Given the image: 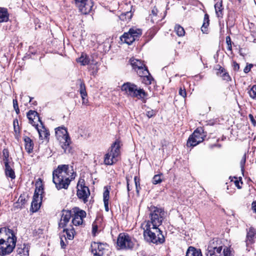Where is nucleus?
<instances>
[{"instance_id":"1","label":"nucleus","mask_w":256,"mask_h":256,"mask_svg":"<svg viewBox=\"0 0 256 256\" xmlns=\"http://www.w3.org/2000/svg\"><path fill=\"white\" fill-rule=\"evenodd\" d=\"M17 238L12 230L3 227L0 228V256L10 254L16 246Z\"/></svg>"},{"instance_id":"2","label":"nucleus","mask_w":256,"mask_h":256,"mask_svg":"<svg viewBox=\"0 0 256 256\" xmlns=\"http://www.w3.org/2000/svg\"><path fill=\"white\" fill-rule=\"evenodd\" d=\"M68 164L58 165V168L52 172V182L58 190L62 189H68L70 180L68 176Z\"/></svg>"},{"instance_id":"3","label":"nucleus","mask_w":256,"mask_h":256,"mask_svg":"<svg viewBox=\"0 0 256 256\" xmlns=\"http://www.w3.org/2000/svg\"><path fill=\"white\" fill-rule=\"evenodd\" d=\"M144 229V239L149 242L156 244H162L165 242V238L162 231L158 226L150 227L148 222Z\"/></svg>"},{"instance_id":"4","label":"nucleus","mask_w":256,"mask_h":256,"mask_svg":"<svg viewBox=\"0 0 256 256\" xmlns=\"http://www.w3.org/2000/svg\"><path fill=\"white\" fill-rule=\"evenodd\" d=\"M121 90L132 98H137L144 102H146L147 93L142 88H138L133 83L130 82L124 83L121 86Z\"/></svg>"},{"instance_id":"5","label":"nucleus","mask_w":256,"mask_h":256,"mask_svg":"<svg viewBox=\"0 0 256 256\" xmlns=\"http://www.w3.org/2000/svg\"><path fill=\"white\" fill-rule=\"evenodd\" d=\"M130 62L132 68L136 70L140 77L144 78V80H154L147 68L140 60L132 58Z\"/></svg>"},{"instance_id":"6","label":"nucleus","mask_w":256,"mask_h":256,"mask_svg":"<svg viewBox=\"0 0 256 256\" xmlns=\"http://www.w3.org/2000/svg\"><path fill=\"white\" fill-rule=\"evenodd\" d=\"M150 210L151 224L153 226L158 227L162 224L165 215L164 210L155 206H151Z\"/></svg>"},{"instance_id":"7","label":"nucleus","mask_w":256,"mask_h":256,"mask_svg":"<svg viewBox=\"0 0 256 256\" xmlns=\"http://www.w3.org/2000/svg\"><path fill=\"white\" fill-rule=\"evenodd\" d=\"M137 242L128 234L120 233L117 238V244L121 249H132Z\"/></svg>"},{"instance_id":"8","label":"nucleus","mask_w":256,"mask_h":256,"mask_svg":"<svg viewBox=\"0 0 256 256\" xmlns=\"http://www.w3.org/2000/svg\"><path fill=\"white\" fill-rule=\"evenodd\" d=\"M108 246L106 243L94 242L91 244L90 251L94 256H105L107 255Z\"/></svg>"},{"instance_id":"9","label":"nucleus","mask_w":256,"mask_h":256,"mask_svg":"<svg viewBox=\"0 0 256 256\" xmlns=\"http://www.w3.org/2000/svg\"><path fill=\"white\" fill-rule=\"evenodd\" d=\"M75 2L82 14H88L92 11L94 5L92 0H75Z\"/></svg>"},{"instance_id":"10","label":"nucleus","mask_w":256,"mask_h":256,"mask_svg":"<svg viewBox=\"0 0 256 256\" xmlns=\"http://www.w3.org/2000/svg\"><path fill=\"white\" fill-rule=\"evenodd\" d=\"M72 210L74 212V216L72 220V224L76 226L82 224L83 222V218L86 216V212L76 207Z\"/></svg>"},{"instance_id":"11","label":"nucleus","mask_w":256,"mask_h":256,"mask_svg":"<svg viewBox=\"0 0 256 256\" xmlns=\"http://www.w3.org/2000/svg\"><path fill=\"white\" fill-rule=\"evenodd\" d=\"M72 217V211L63 210L61 212V218L58 222L59 228H65Z\"/></svg>"},{"instance_id":"12","label":"nucleus","mask_w":256,"mask_h":256,"mask_svg":"<svg viewBox=\"0 0 256 256\" xmlns=\"http://www.w3.org/2000/svg\"><path fill=\"white\" fill-rule=\"evenodd\" d=\"M28 118V119L29 122L36 128H38V124H36L34 120H38L39 121L41 124H42V122L41 120L39 114L35 110H30L26 114Z\"/></svg>"},{"instance_id":"13","label":"nucleus","mask_w":256,"mask_h":256,"mask_svg":"<svg viewBox=\"0 0 256 256\" xmlns=\"http://www.w3.org/2000/svg\"><path fill=\"white\" fill-rule=\"evenodd\" d=\"M60 142L65 154H72L74 152V149L71 145L72 141L70 136H66V139H64V141H62Z\"/></svg>"},{"instance_id":"14","label":"nucleus","mask_w":256,"mask_h":256,"mask_svg":"<svg viewBox=\"0 0 256 256\" xmlns=\"http://www.w3.org/2000/svg\"><path fill=\"white\" fill-rule=\"evenodd\" d=\"M256 238V230L250 227L247 230L246 237L245 240L246 246L248 248L250 245L254 242V238ZM248 250V248H247Z\"/></svg>"},{"instance_id":"15","label":"nucleus","mask_w":256,"mask_h":256,"mask_svg":"<svg viewBox=\"0 0 256 256\" xmlns=\"http://www.w3.org/2000/svg\"><path fill=\"white\" fill-rule=\"evenodd\" d=\"M56 136L60 142L64 141L66 137L69 136L67 130L64 126H60L55 128Z\"/></svg>"},{"instance_id":"16","label":"nucleus","mask_w":256,"mask_h":256,"mask_svg":"<svg viewBox=\"0 0 256 256\" xmlns=\"http://www.w3.org/2000/svg\"><path fill=\"white\" fill-rule=\"evenodd\" d=\"M77 196L80 199L83 200L84 203L88 202V198L90 194V190L88 187L77 188Z\"/></svg>"},{"instance_id":"17","label":"nucleus","mask_w":256,"mask_h":256,"mask_svg":"<svg viewBox=\"0 0 256 256\" xmlns=\"http://www.w3.org/2000/svg\"><path fill=\"white\" fill-rule=\"evenodd\" d=\"M192 136L195 137L197 140H200V143L204 140L206 134L202 127H198L192 134Z\"/></svg>"},{"instance_id":"18","label":"nucleus","mask_w":256,"mask_h":256,"mask_svg":"<svg viewBox=\"0 0 256 256\" xmlns=\"http://www.w3.org/2000/svg\"><path fill=\"white\" fill-rule=\"evenodd\" d=\"M14 163L12 164H8L4 166V174L8 178H10L11 180H14L16 178V174L13 168Z\"/></svg>"},{"instance_id":"19","label":"nucleus","mask_w":256,"mask_h":256,"mask_svg":"<svg viewBox=\"0 0 256 256\" xmlns=\"http://www.w3.org/2000/svg\"><path fill=\"white\" fill-rule=\"evenodd\" d=\"M111 150L110 152L112 154L113 158H118L120 154V141L116 140L110 147Z\"/></svg>"},{"instance_id":"20","label":"nucleus","mask_w":256,"mask_h":256,"mask_svg":"<svg viewBox=\"0 0 256 256\" xmlns=\"http://www.w3.org/2000/svg\"><path fill=\"white\" fill-rule=\"evenodd\" d=\"M27 202V200L24 195L21 194L18 201L14 204V210H16L18 209H22L24 208V205Z\"/></svg>"},{"instance_id":"21","label":"nucleus","mask_w":256,"mask_h":256,"mask_svg":"<svg viewBox=\"0 0 256 256\" xmlns=\"http://www.w3.org/2000/svg\"><path fill=\"white\" fill-rule=\"evenodd\" d=\"M222 250L220 248V247H219L218 250H214V247H212V246H208L206 254L207 256H222Z\"/></svg>"},{"instance_id":"22","label":"nucleus","mask_w":256,"mask_h":256,"mask_svg":"<svg viewBox=\"0 0 256 256\" xmlns=\"http://www.w3.org/2000/svg\"><path fill=\"white\" fill-rule=\"evenodd\" d=\"M24 140L26 151L28 154L32 152L34 148V142L32 140L27 136L24 137Z\"/></svg>"},{"instance_id":"23","label":"nucleus","mask_w":256,"mask_h":256,"mask_svg":"<svg viewBox=\"0 0 256 256\" xmlns=\"http://www.w3.org/2000/svg\"><path fill=\"white\" fill-rule=\"evenodd\" d=\"M186 256H202L201 250L193 246L188 247Z\"/></svg>"},{"instance_id":"24","label":"nucleus","mask_w":256,"mask_h":256,"mask_svg":"<svg viewBox=\"0 0 256 256\" xmlns=\"http://www.w3.org/2000/svg\"><path fill=\"white\" fill-rule=\"evenodd\" d=\"M18 256H29V248L26 244L18 247L16 248Z\"/></svg>"},{"instance_id":"25","label":"nucleus","mask_w":256,"mask_h":256,"mask_svg":"<svg viewBox=\"0 0 256 256\" xmlns=\"http://www.w3.org/2000/svg\"><path fill=\"white\" fill-rule=\"evenodd\" d=\"M70 228H64L63 232H66V236L65 235L64 236L65 240L66 239L72 240L74 238V234L75 233L74 230L72 226H70Z\"/></svg>"},{"instance_id":"26","label":"nucleus","mask_w":256,"mask_h":256,"mask_svg":"<svg viewBox=\"0 0 256 256\" xmlns=\"http://www.w3.org/2000/svg\"><path fill=\"white\" fill-rule=\"evenodd\" d=\"M142 34V32L140 29L132 28L129 30L128 35H130L132 38H134V40H136Z\"/></svg>"},{"instance_id":"27","label":"nucleus","mask_w":256,"mask_h":256,"mask_svg":"<svg viewBox=\"0 0 256 256\" xmlns=\"http://www.w3.org/2000/svg\"><path fill=\"white\" fill-rule=\"evenodd\" d=\"M112 154L108 152L104 156V163L106 165H112L118 161V158H113Z\"/></svg>"},{"instance_id":"28","label":"nucleus","mask_w":256,"mask_h":256,"mask_svg":"<svg viewBox=\"0 0 256 256\" xmlns=\"http://www.w3.org/2000/svg\"><path fill=\"white\" fill-rule=\"evenodd\" d=\"M9 19V14L6 8H0V22H6Z\"/></svg>"},{"instance_id":"29","label":"nucleus","mask_w":256,"mask_h":256,"mask_svg":"<svg viewBox=\"0 0 256 256\" xmlns=\"http://www.w3.org/2000/svg\"><path fill=\"white\" fill-rule=\"evenodd\" d=\"M106 189L103 193V200L104 203V209L106 212H108V200H109V194L110 192L108 190L104 187Z\"/></svg>"},{"instance_id":"30","label":"nucleus","mask_w":256,"mask_h":256,"mask_svg":"<svg viewBox=\"0 0 256 256\" xmlns=\"http://www.w3.org/2000/svg\"><path fill=\"white\" fill-rule=\"evenodd\" d=\"M128 32H124L123 35L120 37V39L122 42L126 43L130 45L134 41V38H132L131 36L128 35Z\"/></svg>"},{"instance_id":"31","label":"nucleus","mask_w":256,"mask_h":256,"mask_svg":"<svg viewBox=\"0 0 256 256\" xmlns=\"http://www.w3.org/2000/svg\"><path fill=\"white\" fill-rule=\"evenodd\" d=\"M42 125V129L40 130L38 128H36L39 134L40 137L42 140V139H47L48 138L50 133L48 130L44 126V124Z\"/></svg>"},{"instance_id":"32","label":"nucleus","mask_w":256,"mask_h":256,"mask_svg":"<svg viewBox=\"0 0 256 256\" xmlns=\"http://www.w3.org/2000/svg\"><path fill=\"white\" fill-rule=\"evenodd\" d=\"M42 197L40 196V200H36L32 199V201L31 204L30 210L34 212L38 211L40 208L42 202Z\"/></svg>"},{"instance_id":"33","label":"nucleus","mask_w":256,"mask_h":256,"mask_svg":"<svg viewBox=\"0 0 256 256\" xmlns=\"http://www.w3.org/2000/svg\"><path fill=\"white\" fill-rule=\"evenodd\" d=\"M77 62L82 66H86L90 64V60L86 54H82L80 57L77 59Z\"/></svg>"},{"instance_id":"34","label":"nucleus","mask_w":256,"mask_h":256,"mask_svg":"<svg viewBox=\"0 0 256 256\" xmlns=\"http://www.w3.org/2000/svg\"><path fill=\"white\" fill-rule=\"evenodd\" d=\"M214 247V250H218L219 247H220L221 249H222V242L220 239L214 238L211 242H210L208 246Z\"/></svg>"},{"instance_id":"35","label":"nucleus","mask_w":256,"mask_h":256,"mask_svg":"<svg viewBox=\"0 0 256 256\" xmlns=\"http://www.w3.org/2000/svg\"><path fill=\"white\" fill-rule=\"evenodd\" d=\"M200 144V140H197L195 137H192L190 134L187 140L186 146L188 147L193 148Z\"/></svg>"},{"instance_id":"36","label":"nucleus","mask_w":256,"mask_h":256,"mask_svg":"<svg viewBox=\"0 0 256 256\" xmlns=\"http://www.w3.org/2000/svg\"><path fill=\"white\" fill-rule=\"evenodd\" d=\"M222 1L220 2H216L214 5V8L216 10V14L218 18H222V10L223 8H222Z\"/></svg>"},{"instance_id":"37","label":"nucleus","mask_w":256,"mask_h":256,"mask_svg":"<svg viewBox=\"0 0 256 256\" xmlns=\"http://www.w3.org/2000/svg\"><path fill=\"white\" fill-rule=\"evenodd\" d=\"M2 158L4 162V165L10 164L9 160V152L7 148H4L3 150Z\"/></svg>"},{"instance_id":"38","label":"nucleus","mask_w":256,"mask_h":256,"mask_svg":"<svg viewBox=\"0 0 256 256\" xmlns=\"http://www.w3.org/2000/svg\"><path fill=\"white\" fill-rule=\"evenodd\" d=\"M209 25V19L208 16V14L204 15V23L201 28V30L203 33H206L207 32V28Z\"/></svg>"},{"instance_id":"39","label":"nucleus","mask_w":256,"mask_h":256,"mask_svg":"<svg viewBox=\"0 0 256 256\" xmlns=\"http://www.w3.org/2000/svg\"><path fill=\"white\" fill-rule=\"evenodd\" d=\"M174 30L177 35L179 36H184L185 34L184 28L180 25H176L175 26Z\"/></svg>"},{"instance_id":"40","label":"nucleus","mask_w":256,"mask_h":256,"mask_svg":"<svg viewBox=\"0 0 256 256\" xmlns=\"http://www.w3.org/2000/svg\"><path fill=\"white\" fill-rule=\"evenodd\" d=\"M78 91L80 92V96H88V94L86 91V85L82 82H81L80 84V88Z\"/></svg>"},{"instance_id":"41","label":"nucleus","mask_w":256,"mask_h":256,"mask_svg":"<svg viewBox=\"0 0 256 256\" xmlns=\"http://www.w3.org/2000/svg\"><path fill=\"white\" fill-rule=\"evenodd\" d=\"M248 94L252 99L256 100V84L252 86L248 90Z\"/></svg>"},{"instance_id":"42","label":"nucleus","mask_w":256,"mask_h":256,"mask_svg":"<svg viewBox=\"0 0 256 256\" xmlns=\"http://www.w3.org/2000/svg\"><path fill=\"white\" fill-rule=\"evenodd\" d=\"M216 74L224 78V79H226V77H229L228 73L226 72L224 68L222 67H220L219 70H218Z\"/></svg>"},{"instance_id":"43","label":"nucleus","mask_w":256,"mask_h":256,"mask_svg":"<svg viewBox=\"0 0 256 256\" xmlns=\"http://www.w3.org/2000/svg\"><path fill=\"white\" fill-rule=\"evenodd\" d=\"M162 176V174H160L154 175L152 178V184H160L162 181V179L161 178Z\"/></svg>"},{"instance_id":"44","label":"nucleus","mask_w":256,"mask_h":256,"mask_svg":"<svg viewBox=\"0 0 256 256\" xmlns=\"http://www.w3.org/2000/svg\"><path fill=\"white\" fill-rule=\"evenodd\" d=\"M44 188L42 182H37L36 184V188L34 192L36 193L40 194H42L43 193Z\"/></svg>"},{"instance_id":"45","label":"nucleus","mask_w":256,"mask_h":256,"mask_svg":"<svg viewBox=\"0 0 256 256\" xmlns=\"http://www.w3.org/2000/svg\"><path fill=\"white\" fill-rule=\"evenodd\" d=\"M222 256H232V254L230 251V248L224 246L223 250H222Z\"/></svg>"},{"instance_id":"46","label":"nucleus","mask_w":256,"mask_h":256,"mask_svg":"<svg viewBox=\"0 0 256 256\" xmlns=\"http://www.w3.org/2000/svg\"><path fill=\"white\" fill-rule=\"evenodd\" d=\"M234 178L236 179L235 180L234 182L235 186L238 189H241L242 186H241L240 184H243V182H242V178L241 177H240L238 180L237 179V178H236V177H234Z\"/></svg>"},{"instance_id":"47","label":"nucleus","mask_w":256,"mask_h":256,"mask_svg":"<svg viewBox=\"0 0 256 256\" xmlns=\"http://www.w3.org/2000/svg\"><path fill=\"white\" fill-rule=\"evenodd\" d=\"M13 126L14 132L16 133H20V126H18V122L17 118L14 120Z\"/></svg>"},{"instance_id":"48","label":"nucleus","mask_w":256,"mask_h":256,"mask_svg":"<svg viewBox=\"0 0 256 256\" xmlns=\"http://www.w3.org/2000/svg\"><path fill=\"white\" fill-rule=\"evenodd\" d=\"M246 154H244L242 156V157L240 160V168H241V170L242 172L244 171V165L246 164Z\"/></svg>"},{"instance_id":"49","label":"nucleus","mask_w":256,"mask_h":256,"mask_svg":"<svg viewBox=\"0 0 256 256\" xmlns=\"http://www.w3.org/2000/svg\"><path fill=\"white\" fill-rule=\"evenodd\" d=\"M83 187H87L86 186H85L84 180L83 178H80L77 184V188H83Z\"/></svg>"},{"instance_id":"50","label":"nucleus","mask_w":256,"mask_h":256,"mask_svg":"<svg viewBox=\"0 0 256 256\" xmlns=\"http://www.w3.org/2000/svg\"><path fill=\"white\" fill-rule=\"evenodd\" d=\"M134 180L135 185H136V192L138 194L140 189V180H139V179L137 180V176H134Z\"/></svg>"},{"instance_id":"51","label":"nucleus","mask_w":256,"mask_h":256,"mask_svg":"<svg viewBox=\"0 0 256 256\" xmlns=\"http://www.w3.org/2000/svg\"><path fill=\"white\" fill-rule=\"evenodd\" d=\"M156 114V112L153 110H150L146 112V115L148 118H150Z\"/></svg>"},{"instance_id":"52","label":"nucleus","mask_w":256,"mask_h":256,"mask_svg":"<svg viewBox=\"0 0 256 256\" xmlns=\"http://www.w3.org/2000/svg\"><path fill=\"white\" fill-rule=\"evenodd\" d=\"M92 234L94 236H96L98 232V226L95 222H94L92 224Z\"/></svg>"},{"instance_id":"53","label":"nucleus","mask_w":256,"mask_h":256,"mask_svg":"<svg viewBox=\"0 0 256 256\" xmlns=\"http://www.w3.org/2000/svg\"><path fill=\"white\" fill-rule=\"evenodd\" d=\"M232 66L233 70L234 71H238V70L240 68L239 64H238L235 61L232 62Z\"/></svg>"},{"instance_id":"54","label":"nucleus","mask_w":256,"mask_h":256,"mask_svg":"<svg viewBox=\"0 0 256 256\" xmlns=\"http://www.w3.org/2000/svg\"><path fill=\"white\" fill-rule=\"evenodd\" d=\"M253 66L252 64H247L246 67L244 69V72L245 73L248 72L250 70L251 68Z\"/></svg>"},{"instance_id":"55","label":"nucleus","mask_w":256,"mask_h":256,"mask_svg":"<svg viewBox=\"0 0 256 256\" xmlns=\"http://www.w3.org/2000/svg\"><path fill=\"white\" fill-rule=\"evenodd\" d=\"M248 117L250 120L251 122L254 126H256V120H254V116L252 114L248 115Z\"/></svg>"},{"instance_id":"56","label":"nucleus","mask_w":256,"mask_h":256,"mask_svg":"<svg viewBox=\"0 0 256 256\" xmlns=\"http://www.w3.org/2000/svg\"><path fill=\"white\" fill-rule=\"evenodd\" d=\"M179 94L184 98L186 97V90H182V88H180L179 90Z\"/></svg>"},{"instance_id":"57","label":"nucleus","mask_w":256,"mask_h":256,"mask_svg":"<svg viewBox=\"0 0 256 256\" xmlns=\"http://www.w3.org/2000/svg\"><path fill=\"white\" fill-rule=\"evenodd\" d=\"M88 96H82L81 98H82V104H86L88 103V99L87 98Z\"/></svg>"},{"instance_id":"58","label":"nucleus","mask_w":256,"mask_h":256,"mask_svg":"<svg viewBox=\"0 0 256 256\" xmlns=\"http://www.w3.org/2000/svg\"><path fill=\"white\" fill-rule=\"evenodd\" d=\"M40 195H42V194L36 193V192H34L33 196V199L36 200H40V197L39 196Z\"/></svg>"},{"instance_id":"59","label":"nucleus","mask_w":256,"mask_h":256,"mask_svg":"<svg viewBox=\"0 0 256 256\" xmlns=\"http://www.w3.org/2000/svg\"><path fill=\"white\" fill-rule=\"evenodd\" d=\"M127 16L128 19L129 20L131 18L132 16V14L130 12H127L124 14H122L121 16Z\"/></svg>"},{"instance_id":"60","label":"nucleus","mask_w":256,"mask_h":256,"mask_svg":"<svg viewBox=\"0 0 256 256\" xmlns=\"http://www.w3.org/2000/svg\"><path fill=\"white\" fill-rule=\"evenodd\" d=\"M60 246L62 248H65L66 246V244L62 239V237H60Z\"/></svg>"},{"instance_id":"61","label":"nucleus","mask_w":256,"mask_h":256,"mask_svg":"<svg viewBox=\"0 0 256 256\" xmlns=\"http://www.w3.org/2000/svg\"><path fill=\"white\" fill-rule=\"evenodd\" d=\"M13 106L14 109L18 108V102L16 99L13 100Z\"/></svg>"},{"instance_id":"62","label":"nucleus","mask_w":256,"mask_h":256,"mask_svg":"<svg viewBox=\"0 0 256 256\" xmlns=\"http://www.w3.org/2000/svg\"><path fill=\"white\" fill-rule=\"evenodd\" d=\"M226 42L228 45H231L232 44L231 38H230V36H227L226 37Z\"/></svg>"},{"instance_id":"63","label":"nucleus","mask_w":256,"mask_h":256,"mask_svg":"<svg viewBox=\"0 0 256 256\" xmlns=\"http://www.w3.org/2000/svg\"><path fill=\"white\" fill-rule=\"evenodd\" d=\"M158 12V10L157 8H154L152 10V14L154 16H156Z\"/></svg>"},{"instance_id":"64","label":"nucleus","mask_w":256,"mask_h":256,"mask_svg":"<svg viewBox=\"0 0 256 256\" xmlns=\"http://www.w3.org/2000/svg\"><path fill=\"white\" fill-rule=\"evenodd\" d=\"M252 209L255 212H256V202H252Z\"/></svg>"}]
</instances>
